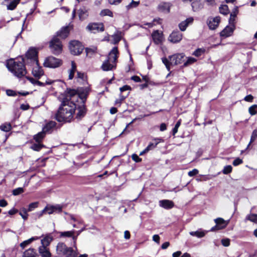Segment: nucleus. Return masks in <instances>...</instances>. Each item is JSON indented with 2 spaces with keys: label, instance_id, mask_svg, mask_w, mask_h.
<instances>
[{
  "label": "nucleus",
  "instance_id": "a18cd8bd",
  "mask_svg": "<svg viewBox=\"0 0 257 257\" xmlns=\"http://www.w3.org/2000/svg\"><path fill=\"white\" fill-rule=\"evenodd\" d=\"M20 1H10V3L7 5V10H14Z\"/></svg>",
  "mask_w": 257,
  "mask_h": 257
},
{
  "label": "nucleus",
  "instance_id": "ea45409f",
  "mask_svg": "<svg viewBox=\"0 0 257 257\" xmlns=\"http://www.w3.org/2000/svg\"><path fill=\"white\" fill-rule=\"evenodd\" d=\"M245 221L249 220L253 223H257V214L250 213L247 214L244 219Z\"/></svg>",
  "mask_w": 257,
  "mask_h": 257
},
{
  "label": "nucleus",
  "instance_id": "bf43d9fd",
  "mask_svg": "<svg viewBox=\"0 0 257 257\" xmlns=\"http://www.w3.org/2000/svg\"><path fill=\"white\" fill-rule=\"evenodd\" d=\"M30 148L35 151H40L41 150L40 147V143H33L30 147Z\"/></svg>",
  "mask_w": 257,
  "mask_h": 257
},
{
  "label": "nucleus",
  "instance_id": "864d4df0",
  "mask_svg": "<svg viewBox=\"0 0 257 257\" xmlns=\"http://www.w3.org/2000/svg\"><path fill=\"white\" fill-rule=\"evenodd\" d=\"M257 104H253L248 108V112L251 115H254L257 113Z\"/></svg>",
  "mask_w": 257,
  "mask_h": 257
},
{
  "label": "nucleus",
  "instance_id": "680f3d73",
  "mask_svg": "<svg viewBox=\"0 0 257 257\" xmlns=\"http://www.w3.org/2000/svg\"><path fill=\"white\" fill-rule=\"evenodd\" d=\"M221 242L223 246L227 247L230 245V240L228 238H224L221 239Z\"/></svg>",
  "mask_w": 257,
  "mask_h": 257
},
{
  "label": "nucleus",
  "instance_id": "f704fd0d",
  "mask_svg": "<svg viewBox=\"0 0 257 257\" xmlns=\"http://www.w3.org/2000/svg\"><path fill=\"white\" fill-rule=\"evenodd\" d=\"M13 128V127L10 122H6L0 125V130L6 133L10 132Z\"/></svg>",
  "mask_w": 257,
  "mask_h": 257
},
{
  "label": "nucleus",
  "instance_id": "412c9836",
  "mask_svg": "<svg viewBox=\"0 0 257 257\" xmlns=\"http://www.w3.org/2000/svg\"><path fill=\"white\" fill-rule=\"evenodd\" d=\"M172 6L169 2H163L160 4L158 7V10L163 13H169L170 11V7Z\"/></svg>",
  "mask_w": 257,
  "mask_h": 257
},
{
  "label": "nucleus",
  "instance_id": "79ce46f5",
  "mask_svg": "<svg viewBox=\"0 0 257 257\" xmlns=\"http://www.w3.org/2000/svg\"><path fill=\"white\" fill-rule=\"evenodd\" d=\"M85 229V227L82 228L81 229L78 231H75V232L76 233V235H74L73 234V237H72V240H73V246L75 248H77L76 247V240L77 239V237L79 234Z\"/></svg>",
  "mask_w": 257,
  "mask_h": 257
},
{
  "label": "nucleus",
  "instance_id": "0e129e2a",
  "mask_svg": "<svg viewBox=\"0 0 257 257\" xmlns=\"http://www.w3.org/2000/svg\"><path fill=\"white\" fill-rule=\"evenodd\" d=\"M257 138V130H254L251 134L250 139V144L253 143L255 140Z\"/></svg>",
  "mask_w": 257,
  "mask_h": 257
},
{
  "label": "nucleus",
  "instance_id": "6ab92c4d",
  "mask_svg": "<svg viewBox=\"0 0 257 257\" xmlns=\"http://www.w3.org/2000/svg\"><path fill=\"white\" fill-rule=\"evenodd\" d=\"M76 109H78V112L76 113V118L80 120L85 116L87 113V108L85 105H79L77 106Z\"/></svg>",
  "mask_w": 257,
  "mask_h": 257
},
{
  "label": "nucleus",
  "instance_id": "5fc2aeb1",
  "mask_svg": "<svg viewBox=\"0 0 257 257\" xmlns=\"http://www.w3.org/2000/svg\"><path fill=\"white\" fill-rule=\"evenodd\" d=\"M140 1H131V2L126 6L127 10H129L133 8L137 7L140 4Z\"/></svg>",
  "mask_w": 257,
  "mask_h": 257
},
{
  "label": "nucleus",
  "instance_id": "dca6fc26",
  "mask_svg": "<svg viewBox=\"0 0 257 257\" xmlns=\"http://www.w3.org/2000/svg\"><path fill=\"white\" fill-rule=\"evenodd\" d=\"M32 74L37 79H40L44 75V71L39 63L36 65L35 67L33 68Z\"/></svg>",
  "mask_w": 257,
  "mask_h": 257
},
{
  "label": "nucleus",
  "instance_id": "4d7b16f0",
  "mask_svg": "<svg viewBox=\"0 0 257 257\" xmlns=\"http://www.w3.org/2000/svg\"><path fill=\"white\" fill-rule=\"evenodd\" d=\"M45 208L46 211V214H48L49 215L54 214L53 205L47 204Z\"/></svg>",
  "mask_w": 257,
  "mask_h": 257
},
{
  "label": "nucleus",
  "instance_id": "603ef678",
  "mask_svg": "<svg viewBox=\"0 0 257 257\" xmlns=\"http://www.w3.org/2000/svg\"><path fill=\"white\" fill-rule=\"evenodd\" d=\"M39 203L38 202H33L30 203L28 205V208L26 209V210L28 212L32 211L34 210L35 208H37L38 206Z\"/></svg>",
  "mask_w": 257,
  "mask_h": 257
},
{
  "label": "nucleus",
  "instance_id": "393cba45",
  "mask_svg": "<svg viewBox=\"0 0 257 257\" xmlns=\"http://www.w3.org/2000/svg\"><path fill=\"white\" fill-rule=\"evenodd\" d=\"M215 223L219 227L221 230L225 228L228 225L229 222V219L225 220L223 218L218 217L214 220Z\"/></svg>",
  "mask_w": 257,
  "mask_h": 257
},
{
  "label": "nucleus",
  "instance_id": "423d86ee",
  "mask_svg": "<svg viewBox=\"0 0 257 257\" xmlns=\"http://www.w3.org/2000/svg\"><path fill=\"white\" fill-rule=\"evenodd\" d=\"M62 64V60L51 56L45 58L43 66L46 68H56L60 67Z\"/></svg>",
  "mask_w": 257,
  "mask_h": 257
},
{
  "label": "nucleus",
  "instance_id": "a878e982",
  "mask_svg": "<svg viewBox=\"0 0 257 257\" xmlns=\"http://www.w3.org/2000/svg\"><path fill=\"white\" fill-rule=\"evenodd\" d=\"M38 251L41 257H51L52 254L47 247L41 245L38 248Z\"/></svg>",
  "mask_w": 257,
  "mask_h": 257
},
{
  "label": "nucleus",
  "instance_id": "aec40b11",
  "mask_svg": "<svg viewBox=\"0 0 257 257\" xmlns=\"http://www.w3.org/2000/svg\"><path fill=\"white\" fill-rule=\"evenodd\" d=\"M159 203L160 207L167 210L171 209L175 206L174 202L168 199L161 200L159 201Z\"/></svg>",
  "mask_w": 257,
  "mask_h": 257
},
{
  "label": "nucleus",
  "instance_id": "1a4fd4ad",
  "mask_svg": "<svg viewBox=\"0 0 257 257\" xmlns=\"http://www.w3.org/2000/svg\"><path fill=\"white\" fill-rule=\"evenodd\" d=\"M62 124H59L57 126V123L53 120H49L45 123L42 127V131L45 134H51L53 130L56 127L59 128L62 126Z\"/></svg>",
  "mask_w": 257,
  "mask_h": 257
},
{
  "label": "nucleus",
  "instance_id": "473e14b6",
  "mask_svg": "<svg viewBox=\"0 0 257 257\" xmlns=\"http://www.w3.org/2000/svg\"><path fill=\"white\" fill-rule=\"evenodd\" d=\"M39 238V237L38 236H33L30 238L20 243V246L22 249H24L26 247L30 244L33 241L36 240Z\"/></svg>",
  "mask_w": 257,
  "mask_h": 257
},
{
  "label": "nucleus",
  "instance_id": "7ed1b4c3",
  "mask_svg": "<svg viewBox=\"0 0 257 257\" xmlns=\"http://www.w3.org/2000/svg\"><path fill=\"white\" fill-rule=\"evenodd\" d=\"M56 250L59 253H62L65 257H76L77 253L71 247H67L64 242H59Z\"/></svg>",
  "mask_w": 257,
  "mask_h": 257
},
{
  "label": "nucleus",
  "instance_id": "f8f14e48",
  "mask_svg": "<svg viewBox=\"0 0 257 257\" xmlns=\"http://www.w3.org/2000/svg\"><path fill=\"white\" fill-rule=\"evenodd\" d=\"M70 27L69 25L63 26L59 31H58L53 37L56 38L60 37L61 39H65L67 38L70 34Z\"/></svg>",
  "mask_w": 257,
  "mask_h": 257
},
{
  "label": "nucleus",
  "instance_id": "13d9d810",
  "mask_svg": "<svg viewBox=\"0 0 257 257\" xmlns=\"http://www.w3.org/2000/svg\"><path fill=\"white\" fill-rule=\"evenodd\" d=\"M44 214H46V211L45 207L42 210L34 213L33 215L35 218L36 219L37 218H40V217H41Z\"/></svg>",
  "mask_w": 257,
  "mask_h": 257
},
{
  "label": "nucleus",
  "instance_id": "338daca9",
  "mask_svg": "<svg viewBox=\"0 0 257 257\" xmlns=\"http://www.w3.org/2000/svg\"><path fill=\"white\" fill-rule=\"evenodd\" d=\"M243 163V161L242 159L239 158H236L232 162V165L234 166H237L240 164H241Z\"/></svg>",
  "mask_w": 257,
  "mask_h": 257
},
{
  "label": "nucleus",
  "instance_id": "8fccbe9b",
  "mask_svg": "<svg viewBox=\"0 0 257 257\" xmlns=\"http://www.w3.org/2000/svg\"><path fill=\"white\" fill-rule=\"evenodd\" d=\"M24 187H18L13 190L12 194L14 196H18L24 193Z\"/></svg>",
  "mask_w": 257,
  "mask_h": 257
},
{
  "label": "nucleus",
  "instance_id": "a19ab883",
  "mask_svg": "<svg viewBox=\"0 0 257 257\" xmlns=\"http://www.w3.org/2000/svg\"><path fill=\"white\" fill-rule=\"evenodd\" d=\"M120 32L117 31L116 33H114L112 37L113 38V44H117L121 39V36L120 35Z\"/></svg>",
  "mask_w": 257,
  "mask_h": 257
},
{
  "label": "nucleus",
  "instance_id": "052dcab7",
  "mask_svg": "<svg viewBox=\"0 0 257 257\" xmlns=\"http://www.w3.org/2000/svg\"><path fill=\"white\" fill-rule=\"evenodd\" d=\"M6 94L9 96H16L18 94V91L12 89H7Z\"/></svg>",
  "mask_w": 257,
  "mask_h": 257
},
{
  "label": "nucleus",
  "instance_id": "f03ea898",
  "mask_svg": "<svg viewBox=\"0 0 257 257\" xmlns=\"http://www.w3.org/2000/svg\"><path fill=\"white\" fill-rule=\"evenodd\" d=\"M68 47L71 54L74 56L80 55L85 49L82 43L76 40H71L69 43Z\"/></svg>",
  "mask_w": 257,
  "mask_h": 257
},
{
  "label": "nucleus",
  "instance_id": "72a5a7b5",
  "mask_svg": "<svg viewBox=\"0 0 257 257\" xmlns=\"http://www.w3.org/2000/svg\"><path fill=\"white\" fill-rule=\"evenodd\" d=\"M206 232L202 229H198L195 231H191L189 234L193 236H196L197 238H202L206 234Z\"/></svg>",
  "mask_w": 257,
  "mask_h": 257
},
{
  "label": "nucleus",
  "instance_id": "58836bf2",
  "mask_svg": "<svg viewBox=\"0 0 257 257\" xmlns=\"http://www.w3.org/2000/svg\"><path fill=\"white\" fill-rule=\"evenodd\" d=\"M238 11L237 9L235 10V12L231 13L230 15V18L228 20L229 25L231 26H235V19L236 17Z\"/></svg>",
  "mask_w": 257,
  "mask_h": 257
},
{
  "label": "nucleus",
  "instance_id": "20e7f679",
  "mask_svg": "<svg viewBox=\"0 0 257 257\" xmlns=\"http://www.w3.org/2000/svg\"><path fill=\"white\" fill-rule=\"evenodd\" d=\"M49 48L53 54L58 55L62 51L63 45L58 38L53 37L49 42Z\"/></svg>",
  "mask_w": 257,
  "mask_h": 257
},
{
  "label": "nucleus",
  "instance_id": "e2e57ef3",
  "mask_svg": "<svg viewBox=\"0 0 257 257\" xmlns=\"http://www.w3.org/2000/svg\"><path fill=\"white\" fill-rule=\"evenodd\" d=\"M132 160L136 163H140L142 161V159L139 155L134 153L132 155Z\"/></svg>",
  "mask_w": 257,
  "mask_h": 257
},
{
  "label": "nucleus",
  "instance_id": "6e6552de",
  "mask_svg": "<svg viewBox=\"0 0 257 257\" xmlns=\"http://www.w3.org/2000/svg\"><path fill=\"white\" fill-rule=\"evenodd\" d=\"M185 55L183 53H176L169 56V58L170 60L172 61L173 66L184 63L185 61Z\"/></svg>",
  "mask_w": 257,
  "mask_h": 257
},
{
  "label": "nucleus",
  "instance_id": "69168bd1",
  "mask_svg": "<svg viewBox=\"0 0 257 257\" xmlns=\"http://www.w3.org/2000/svg\"><path fill=\"white\" fill-rule=\"evenodd\" d=\"M120 92L122 93L123 92L126 91V90H130L131 91L132 90V87L128 85H124L122 86V87H120L119 88Z\"/></svg>",
  "mask_w": 257,
  "mask_h": 257
},
{
  "label": "nucleus",
  "instance_id": "49530a36",
  "mask_svg": "<svg viewBox=\"0 0 257 257\" xmlns=\"http://www.w3.org/2000/svg\"><path fill=\"white\" fill-rule=\"evenodd\" d=\"M187 60L183 63V67H186L195 63L197 60L192 57H187Z\"/></svg>",
  "mask_w": 257,
  "mask_h": 257
},
{
  "label": "nucleus",
  "instance_id": "2f4dec72",
  "mask_svg": "<svg viewBox=\"0 0 257 257\" xmlns=\"http://www.w3.org/2000/svg\"><path fill=\"white\" fill-rule=\"evenodd\" d=\"M119 51L118 48L116 46L113 47L111 50L109 52L108 56H110L111 55H114L113 57L112 63H116L117 61V58L118 57Z\"/></svg>",
  "mask_w": 257,
  "mask_h": 257
},
{
  "label": "nucleus",
  "instance_id": "4c0bfd02",
  "mask_svg": "<svg viewBox=\"0 0 257 257\" xmlns=\"http://www.w3.org/2000/svg\"><path fill=\"white\" fill-rule=\"evenodd\" d=\"M161 59L163 63L165 65L167 70L170 71L171 70V66H173L172 61L170 60L169 57L167 58L166 57H162Z\"/></svg>",
  "mask_w": 257,
  "mask_h": 257
},
{
  "label": "nucleus",
  "instance_id": "9d476101",
  "mask_svg": "<svg viewBox=\"0 0 257 257\" xmlns=\"http://www.w3.org/2000/svg\"><path fill=\"white\" fill-rule=\"evenodd\" d=\"M86 29L88 31L95 33L97 32H103L104 31V25L103 23H90L86 27Z\"/></svg>",
  "mask_w": 257,
  "mask_h": 257
},
{
  "label": "nucleus",
  "instance_id": "cd10ccee",
  "mask_svg": "<svg viewBox=\"0 0 257 257\" xmlns=\"http://www.w3.org/2000/svg\"><path fill=\"white\" fill-rule=\"evenodd\" d=\"M191 2V1H189ZM204 1H192L191 5L192 8V10L194 12L199 11L201 10L204 5Z\"/></svg>",
  "mask_w": 257,
  "mask_h": 257
},
{
  "label": "nucleus",
  "instance_id": "de8ad7c7",
  "mask_svg": "<svg viewBox=\"0 0 257 257\" xmlns=\"http://www.w3.org/2000/svg\"><path fill=\"white\" fill-rule=\"evenodd\" d=\"M205 52V49L204 48H199L196 49L193 53V55L196 57L201 56Z\"/></svg>",
  "mask_w": 257,
  "mask_h": 257
},
{
  "label": "nucleus",
  "instance_id": "bb28decb",
  "mask_svg": "<svg viewBox=\"0 0 257 257\" xmlns=\"http://www.w3.org/2000/svg\"><path fill=\"white\" fill-rule=\"evenodd\" d=\"M161 142H164V140L162 138H154L152 140V142L149 143L147 148L149 151L152 150Z\"/></svg>",
  "mask_w": 257,
  "mask_h": 257
},
{
  "label": "nucleus",
  "instance_id": "7c9ffc66",
  "mask_svg": "<svg viewBox=\"0 0 257 257\" xmlns=\"http://www.w3.org/2000/svg\"><path fill=\"white\" fill-rule=\"evenodd\" d=\"M53 240V237L51 236V233L46 234L44 237L41 239V245L47 247L50 245Z\"/></svg>",
  "mask_w": 257,
  "mask_h": 257
},
{
  "label": "nucleus",
  "instance_id": "f3484780",
  "mask_svg": "<svg viewBox=\"0 0 257 257\" xmlns=\"http://www.w3.org/2000/svg\"><path fill=\"white\" fill-rule=\"evenodd\" d=\"M69 105L72 106L70 107L71 108L67 109V108H64V111H63V112H64L65 115L67 113H70V115L67 117V118L70 119L71 121L72 119L73 118V114L75 113L77 108V104L76 102L70 101Z\"/></svg>",
  "mask_w": 257,
  "mask_h": 257
},
{
  "label": "nucleus",
  "instance_id": "9b49d317",
  "mask_svg": "<svg viewBox=\"0 0 257 257\" xmlns=\"http://www.w3.org/2000/svg\"><path fill=\"white\" fill-rule=\"evenodd\" d=\"M183 34L179 30H174L169 35L168 41L173 44L178 43L181 41Z\"/></svg>",
  "mask_w": 257,
  "mask_h": 257
},
{
  "label": "nucleus",
  "instance_id": "b1692460",
  "mask_svg": "<svg viewBox=\"0 0 257 257\" xmlns=\"http://www.w3.org/2000/svg\"><path fill=\"white\" fill-rule=\"evenodd\" d=\"M78 97L80 98V97H88L90 88L89 87H78Z\"/></svg>",
  "mask_w": 257,
  "mask_h": 257
},
{
  "label": "nucleus",
  "instance_id": "c9c22d12",
  "mask_svg": "<svg viewBox=\"0 0 257 257\" xmlns=\"http://www.w3.org/2000/svg\"><path fill=\"white\" fill-rule=\"evenodd\" d=\"M46 134L42 131L34 135L33 139L36 143H41L45 138Z\"/></svg>",
  "mask_w": 257,
  "mask_h": 257
},
{
  "label": "nucleus",
  "instance_id": "f257e3e1",
  "mask_svg": "<svg viewBox=\"0 0 257 257\" xmlns=\"http://www.w3.org/2000/svg\"><path fill=\"white\" fill-rule=\"evenodd\" d=\"M39 63V59H27L24 55H20L15 60L11 59L6 64L8 70L18 78H21L27 73L26 65L32 66Z\"/></svg>",
  "mask_w": 257,
  "mask_h": 257
},
{
  "label": "nucleus",
  "instance_id": "4be33fe9",
  "mask_svg": "<svg viewBox=\"0 0 257 257\" xmlns=\"http://www.w3.org/2000/svg\"><path fill=\"white\" fill-rule=\"evenodd\" d=\"M88 10L89 9L85 6H82L79 9L78 16L80 21H84L88 17Z\"/></svg>",
  "mask_w": 257,
  "mask_h": 257
},
{
  "label": "nucleus",
  "instance_id": "37998d69",
  "mask_svg": "<svg viewBox=\"0 0 257 257\" xmlns=\"http://www.w3.org/2000/svg\"><path fill=\"white\" fill-rule=\"evenodd\" d=\"M219 10L220 13L224 16L228 14L229 12L228 7L226 5H221L219 8Z\"/></svg>",
  "mask_w": 257,
  "mask_h": 257
},
{
  "label": "nucleus",
  "instance_id": "c03bdc74",
  "mask_svg": "<svg viewBox=\"0 0 257 257\" xmlns=\"http://www.w3.org/2000/svg\"><path fill=\"white\" fill-rule=\"evenodd\" d=\"M54 213L59 214L63 211V205L57 204L53 205Z\"/></svg>",
  "mask_w": 257,
  "mask_h": 257
},
{
  "label": "nucleus",
  "instance_id": "39448f33",
  "mask_svg": "<svg viewBox=\"0 0 257 257\" xmlns=\"http://www.w3.org/2000/svg\"><path fill=\"white\" fill-rule=\"evenodd\" d=\"M65 100H62L60 105L59 106L57 112L55 113L54 118L59 122H70L71 120L67 118V116L65 115L64 108V107L66 106L65 103Z\"/></svg>",
  "mask_w": 257,
  "mask_h": 257
},
{
  "label": "nucleus",
  "instance_id": "ddd939ff",
  "mask_svg": "<svg viewBox=\"0 0 257 257\" xmlns=\"http://www.w3.org/2000/svg\"><path fill=\"white\" fill-rule=\"evenodd\" d=\"M38 49L35 47H30L25 53L24 56L25 58L27 59H34L38 58Z\"/></svg>",
  "mask_w": 257,
  "mask_h": 257
},
{
  "label": "nucleus",
  "instance_id": "a211bd4d",
  "mask_svg": "<svg viewBox=\"0 0 257 257\" xmlns=\"http://www.w3.org/2000/svg\"><path fill=\"white\" fill-rule=\"evenodd\" d=\"M163 36V33H160L158 30L154 31L152 34L153 42L156 45H159L162 43Z\"/></svg>",
  "mask_w": 257,
  "mask_h": 257
},
{
  "label": "nucleus",
  "instance_id": "0eeeda50",
  "mask_svg": "<svg viewBox=\"0 0 257 257\" xmlns=\"http://www.w3.org/2000/svg\"><path fill=\"white\" fill-rule=\"evenodd\" d=\"M78 90L77 88L76 89L71 88H67L64 91L63 94H62L64 97L62 99V100H65V103H66V106H68L69 107H71L72 106L69 105L70 102L72 101L71 100V98L76 95H77Z\"/></svg>",
  "mask_w": 257,
  "mask_h": 257
},
{
  "label": "nucleus",
  "instance_id": "3c124183",
  "mask_svg": "<svg viewBox=\"0 0 257 257\" xmlns=\"http://www.w3.org/2000/svg\"><path fill=\"white\" fill-rule=\"evenodd\" d=\"M28 211L26 210V208L23 207L22 208V211H20L19 212L20 215L22 217V218L24 220H26L28 219Z\"/></svg>",
  "mask_w": 257,
  "mask_h": 257
},
{
  "label": "nucleus",
  "instance_id": "c756f323",
  "mask_svg": "<svg viewBox=\"0 0 257 257\" xmlns=\"http://www.w3.org/2000/svg\"><path fill=\"white\" fill-rule=\"evenodd\" d=\"M75 232V230L74 229H72L70 231H58L55 229L54 230L53 233H59L60 237H73V234Z\"/></svg>",
  "mask_w": 257,
  "mask_h": 257
},
{
  "label": "nucleus",
  "instance_id": "774afa93",
  "mask_svg": "<svg viewBox=\"0 0 257 257\" xmlns=\"http://www.w3.org/2000/svg\"><path fill=\"white\" fill-rule=\"evenodd\" d=\"M178 27L181 31H185L187 28V26L184 22V21H182L181 23H180L178 25Z\"/></svg>",
  "mask_w": 257,
  "mask_h": 257
},
{
  "label": "nucleus",
  "instance_id": "2eb2a0df",
  "mask_svg": "<svg viewBox=\"0 0 257 257\" xmlns=\"http://www.w3.org/2000/svg\"><path fill=\"white\" fill-rule=\"evenodd\" d=\"M220 22V17L219 16H216L214 18H211L210 20H208L207 21V24L210 30H214L218 26Z\"/></svg>",
  "mask_w": 257,
  "mask_h": 257
},
{
  "label": "nucleus",
  "instance_id": "e433bc0d",
  "mask_svg": "<svg viewBox=\"0 0 257 257\" xmlns=\"http://www.w3.org/2000/svg\"><path fill=\"white\" fill-rule=\"evenodd\" d=\"M76 65L74 61H71V69L69 70L68 79L72 80L74 77L75 72L76 71Z\"/></svg>",
  "mask_w": 257,
  "mask_h": 257
},
{
  "label": "nucleus",
  "instance_id": "5701e85b",
  "mask_svg": "<svg viewBox=\"0 0 257 257\" xmlns=\"http://www.w3.org/2000/svg\"><path fill=\"white\" fill-rule=\"evenodd\" d=\"M109 59L110 57L109 56H107L106 59L103 62L101 66V68L102 69L103 71H108L116 68V64H115L114 65L111 64L109 62Z\"/></svg>",
  "mask_w": 257,
  "mask_h": 257
},
{
  "label": "nucleus",
  "instance_id": "4468645a",
  "mask_svg": "<svg viewBox=\"0 0 257 257\" xmlns=\"http://www.w3.org/2000/svg\"><path fill=\"white\" fill-rule=\"evenodd\" d=\"M235 29V26L227 25L219 33L221 37L226 38L231 36Z\"/></svg>",
  "mask_w": 257,
  "mask_h": 257
},
{
  "label": "nucleus",
  "instance_id": "09e8293b",
  "mask_svg": "<svg viewBox=\"0 0 257 257\" xmlns=\"http://www.w3.org/2000/svg\"><path fill=\"white\" fill-rule=\"evenodd\" d=\"M100 15L102 17L107 16H109L110 17H112L113 13L110 10L106 9H103L101 11V12L100 13Z\"/></svg>",
  "mask_w": 257,
  "mask_h": 257
},
{
  "label": "nucleus",
  "instance_id": "6e6d98bb",
  "mask_svg": "<svg viewBox=\"0 0 257 257\" xmlns=\"http://www.w3.org/2000/svg\"><path fill=\"white\" fill-rule=\"evenodd\" d=\"M232 167L231 165H226L224 167L223 169L222 170V173L225 175H227L230 173L232 172Z\"/></svg>",
  "mask_w": 257,
  "mask_h": 257
},
{
  "label": "nucleus",
  "instance_id": "c85d7f7f",
  "mask_svg": "<svg viewBox=\"0 0 257 257\" xmlns=\"http://www.w3.org/2000/svg\"><path fill=\"white\" fill-rule=\"evenodd\" d=\"M22 257H39V255L35 248L30 247L23 252Z\"/></svg>",
  "mask_w": 257,
  "mask_h": 257
}]
</instances>
